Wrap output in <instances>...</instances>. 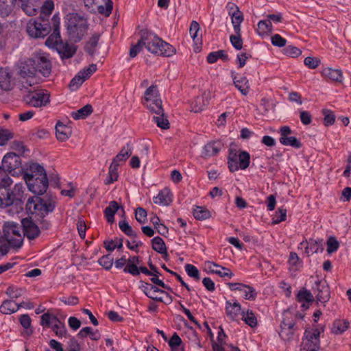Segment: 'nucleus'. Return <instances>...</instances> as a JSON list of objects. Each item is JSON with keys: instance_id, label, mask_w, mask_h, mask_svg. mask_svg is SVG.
<instances>
[{"instance_id": "69168bd1", "label": "nucleus", "mask_w": 351, "mask_h": 351, "mask_svg": "<svg viewBox=\"0 0 351 351\" xmlns=\"http://www.w3.org/2000/svg\"><path fill=\"white\" fill-rule=\"evenodd\" d=\"M52 330L55 332V334L59 337H62L66 334V329L65 325L62 322H58V324H53L52 326Z\"/></svg>"}, {"instance_id": "e2e57ef3", "label": "nucleus", "mask_w": 351, "mask_h": 351, "mask_svg": "<svg viewBox=\"0 0 351 351\" xmlns=\"http://www.w3.org/2000/svg\"><path fill=\"white\" fill-rule=\"evenodd\" d=\"M185 271L190 277L193 278L195 280L200 279L199 270L194 265L186 264L185 265Z\"/></svg>"}, {"instance_id": "f03ea898", "label": "nucleus", "mask_w": 351, "mask_h": 351, "mask_svg": "<svg viewBox=\"0 0 351 351\" xmlns=\"http://www.w3.org/2000/svg\"><path fill=\"white\" fill-rule=\"evenodd\" d=\"M43 64L39 67V73L43 76L48 77L51 71V65L49 60L43 53L35 54L32 58L27 59L21 64L19 75L22 77L34 76L37 72L36 65Z\"/></svg>"}, {"instance_id": "c9c22d12", "label": "nucleus", "mask_w": 351, "mask_h": 351, "mask_svg": "<svg viewBox=\"0 0 351 351\" xmlns=\"http://www.w3.org/2000/svg\"><path fill=\"white\" fill-rule=\"evenodd\" d=\"M87 335H89L90 338L94 341H97L101 337L98 330H93L90 327H84L77 333L80 338H84Z\"/></svg>"}, {"instance_id": "3c124183", "label": "nucleus", "mask_w": 351, "mask_h": 351, "mask_svg": "<svg viewBox=\"0 0 351 351\" xmlns=\"http://www.w3.org/2000/svg\"><path fill=\"white\" fill-rule=\"evenodd\" d=\"M12 184V180L7 173L6 170L0 167V188H9Z\"/></svg>"}, {"instance_id": "393cba45", "label": "nucleus", "mask_w": 351, "mask_h": 351, "mask_svg": "<svg viewBox=\"0 0 351 351\" xmlns=\"http://www.w3.org/2000/svg\"><path fill=\"white\" fill-rule=\"evenodd\" d=\"M171 201V193L170 190L167 188L161 190L158 195L154 198V202L155 204L162 206H168Z\"/></svg>"}, {"instance_id": "f3484780", "label": "nucleus", "mask_w": 351, "mask_h": 351, "mask_svg": "<svg viewBox=\"0 0 351 351\" xmlns=\"http://www.w3.org/2000/svg\"><path fill=\"white\" fill-rule=\"evenodd\" d=\"M205 265L210 272L216 274L220 277H228L231 278L234 276L230 269L221 267L214 262L207 261L205 263Z\"/></svg>"}, {"instance_id": "b1692460", "label": "nucleus", "mask_w": 351, "mask_h": 351, "mask_svg": "<svg viewBox=\"0 0 351 351\" xmlns=\"http://www.w3.org/2000/svg\"><path fill=\"white\" fill-rule=\"evenodd\" d=\"M222 147L220 142L214 141L207 143L203 149L202 155L203 157H210L217 154Z\"/></svg>"}, {"instance_id": "58836bf2", "label": "nucleus", "mask_w": 351, "mask_h": 351, "mask_svg": "<svg viewBox=\"0 0 351 351\" xmlns=\"http://www.w3.org/2000/svg\"><path fill=\"white\" fill-rule=\"evenodd\" d=\"M132 151L131 148L123 147L121 149L120 152L113 158L112 162L119 166V162L125 161L132 155Z\"/></svg>"}, {"instance_id": "bf43d9fd", "label": "nucleus", "mask_w": 351, "mask_h": 351, "mask_svg": "<svg viewBox=\"0 0 351 351\" xmlns=\"http://www.w3.org/2000/svg\"><path fill=\"white\" fill-rule=\"evenodd\" d=\"M326 245L327 252L328 254H332L337 250L339 246V243L335 237H330L327 240Z\"/></svg>"}, {"instance_id": "864d4df0", "label": "nucleus", "mask_w": 351, "mask_h": 351, "mask_svg": "<svg viewBox=\"0 0 351 351\" xmlns=\"http://www.w3.org/2000/svg\"><path fill=\"white\" fill-rule=\"evenodd\" d=\"M135 219L141 224L145 223L147 220V213L143 208L138 207L136 208Z\"/></svg>"}, {"instance_id": "79ce46f5", "label": "nucleus", "mask_w": 351, "mask_h": 351, "mask_svg": "<svg viewBox=\"0 0 351 351\" xmlns=\"http://www.w3.org/2000/svg\"><path fill=\"white\" fill-rule=\"evenodd\" d=\"M118 167L117 165L114 163H111L109 169H108V175L107 179L105 180V184H110L114 182L117 181L119 177L118 173Z\"/></svg>"}, {"instance_id": "4d7b16f0", "label": "nucleus", "mask_w": 351, "mask_h": 351, "mask_svg": "<svg viewBox=\"0 0 351 351\" xmlns=\"http://www.w3.org/2000/svg\"><path fill=\"white\" fill-rule=\"evenodd\" d=\"M20 324L22 326L26 329V333L29 335L32 333V330L29 329L31 326V318L27 314H24L20 316L19 317Z\"/></svg>"}, {"instance_id": "e433bc0d", "label": "nucleus", "mask_w": 351, "mask_h": 351, "mask_svg": "<svg viewBox=\"0 0 351 351\" xmlns=\"http://www.w3.org/2000/svg\"><path fill=\"white\" fill-rule=\"evenodd\" d=\"M220 58L224 62L229 60L228 56L226 53L223 50H219L217 51L210 53L207 56V61L210 64H213Z\"/></svg>"}, {"instance_id": "6ab92c4d", "label": "nucleus", "mask_w": 351, "mask_h": 351, "mask_svg": "<svg viewBox=\"0 0 351 351\" xmlns=\"http://www.w3.org/2000/svg\"><path fill=\"white\" fill-rule=\"evenodd\" d=\"M232 77L234 86L243 95L247 96L250 92L248 79L245 76H242L238 79L236 76L233 75V73H232Z\"/></svg>"}, {"instance_id": "f704fd0d", "label": "nucleus", "mask_w": 351, "mask_h": 351, "mask_svg": "<svg viewBox=\"0 0 351 351\" xmlns=\"http://www.w3.org/2000/svg\"><path fill=\"white\" fill-rule=\"evenodd\" d=\"M227 315L232 319H234L241 312V306L237 302H226V306Z\"/></svg>"}, {"instance_id": "4be33fe9", "label": "nucleus", "mask_w": 351, "mask_h": 351, "mask_svg": "<svg viewBox=\"0 0 351 351\" xmlns=\"http://www.w3.org/2000/svg\"><path fill=\"white\" fill-rule=\"evenodd\" d=\"M143 292L148 298L158 302H162V298L159 297L158 293H165L168 295V294L164 291L148 283H146L145 286H144Z\"/></svg>"}, {"instance_id": "603ef678", "label": "nucleus", "mask_w": 351, "mask_h": 351, "mask_svg": "<svg viewBox=\"0 0 351 351\" xmlns=\"http://www.w3.org/2000/svg\"><path fill=\"white\" fill-rule=\"evenodd\" d=\"M113 3L111 0H106L104 5H100L97 7V11L106 16H108L112 12Z\"/></svg>"}, {"instance_id": "5fc2aeb1", "label": "nucleus", "mask_w": 351, "mask_h": 351, "mask_svg": "<svg viewBox=\"0 0 351 351\" xmlns=\"http://www.w3.org/2000/svg\"><path fill=\"white\" fill-rule=\"evenodd\" d=\"M154 119L156 121L158 127L163 130H167L169 128V122L167 118L165 117V113L163 114H156L154 117Z\"/></svg>"}, {"instance_id": "338daca9", "label": "nucleus", "mask_w": 351, "mask_h": 351, "mask_svg": "<svg viewBox=\"0 0 351 351\" xmlns=\"http://www.w3.org/2000/svg\"><path fill=\"white\" fill-rule=\"evenodd\" d=\"M320 62L321 61L319 58L311 56L306 57L304 60V64L305 66L311 69L317 68Z\"/></svg>"}, {"instance_id": "c85d7f7f", "label": "nucleus", "mask_w": 351, "mask_h": 351, "mask_svg": "<svg viewBox=\"0 0 351 351\" xmlns=\"http://www.w3.org/2000/svg\"><path fill=\"white\" fill-rule=\"evenodd\" d=\"M301 245H306L305 253L307 256L310 254L317 253L319 247L322 246V241H317L313 239H310L308 241H302L300 243Z\"/></svg>"}, {"instance_id": "4c0bfd02", "label": "nucleus", "mask_w": 351, "mask_h": 351, "mask_svg": "<svg viewBox=\"0 0 351 351\" xmlns=\"http://www.w3.org/2000/svg\"><path fill=\"white\" fill-rule=\"evenodd\" d=\"M99 37V34H93L85 45L86 51L92 56L95 53V47L97 46Z\"/></svg>"}, {"instance_id": "37998d69", "label": "nucleus", "mask_w": 351, "mask_h": 351, "mask_svg": "<svg viewBox=\"0 0 351 351\" xmlns=\"http://www.w3.org/2000/svg\"><path fill=\"white\" fill-rule=\"evenodd\" d=\"M145 47V44L143 40L142 31H141V38L135 45H132L130 49V57L134 58L138 53L142 51L143 48Z\"/></svg>"}, {"instance_id": "bb28decb", "label": "nucleus", "mask_w": 351, "mask_h": 351, "mask_svg": "<svg viewBox=\"0 0 351 351\" xmlns=\"http://www.w3.org/2000/svg\"><path fill=\"white\" fill-rule=\"evenodd\" d=\"M119 208L118 203L115 201H111L108 207L104 210V215L107 221L112 223L114 221V215Z\"/></svg>"}, {"instance_id": "a19ab883", "label": "nucleus", "mask_w": 351, "mask_h": 351, "mask_svg": "<svg viewBox=\"0 0 351 351\" xmlns=\"http://www.w3.org/2000/svg\"><path fill=\"white\" fill-rule=\"evenodd\" d=\"M241 315L242 319L250 327L254 328L257 325V318L252 311L247 310L246 312L243 311Z\"/></svg>"}, {"instance_id": "ea45409f", "label": "nucleus", "mask_w": 351, "mask_h": 351, "mask_svg": "<svg viewBox=\"0 0 351 351\" xmlns=\"http://www.w3.org/2000/svg\"><path fill=\"white\" fill-rule=\"evenodd\" d=\"M159 99L160 98L157 86L152 85L145 92L143 104H146L147 103V100H156Z\"/></svg>"}, {"instance_id": "0e129e2a", "label": "nucleus", "mask_w": 351, "mask_h": 351, "mask_svg": "<svg viewBox=\"0 0 351 351\" xmlns=\"http://www.w3.org/2000/svg\"><path fill=\"white\" fill-rule=\"evenodd\" d=\"M98 263L106 269H109L112 266L113 258L110 254L105 255L99 259Z\"/></svg>"}, {"instance_id": "6e6d98bb", "label": "nucleus", "mask_w": 351, "mask_h": 351, "mask_svg": "<svg viewBox=\"0 0 351 351\" xmlns=\"http://www.w3.org/2000/svg\"><path fill=\"white\" fill-rule=\"evenodd\" d=\"M84 76L78 73L70 82L69 88L71 90H77L85 81Z\"/></svg>"}, {"instance_id": "9d476101", "label": "nucleus", "mask_w": 351, "mask_h": 351, "mask_svg": "<svg viewBox=\"0 0 351 351\" xmlns=\"http://www.w3.org/2000/svg\"><path fill=\"white\" fill-rule=\"evenodd\" d=\"M319 335L318 329L306 330L302 342L301 351H318L319 348Z\"/></svg>"}, {"instance_id": "f257e3e1", "label": "nucleus", "mask_w": 351, "mask_h": 351, "mask_svg": "<svg viewBox=\"0 0 351 351\" xmlns=\"http://www.w3.org/2000/svg\"><path fill=\"white\" fill-rule=\"evenodd\" d=\"M23 179L28 189L36 195H43L48 189L49 182L46 171L38 163H31L25 169Z\"/></svg>"}, {"instance_id": "aec40b11", "label": "nucleus", "mask_w": 351, "mask_h": 351, "mask_svg": "<svg viewBox=\"0 0 351 351\" xmlns=\"http://www.w3.org/2000/svg\"><path fill=\"white\" fill-rule=\"evenodd\" d=\"M76 47L74 45L64 43L61 41L56 50L62 59L71 58L76 52Z\"/></svg>"}, {"instance_id": "423d86ee", "label": "nucleus", "mask_w": 351, "mask_h": 351, "mask_svg": "<svg viewBox=\"0 0 351 351\" xmlns=\"http://www.w3.org/2000/svg\"><path fill=\"white\" fill-rule=\"evenodd\" d=\"M67 31L70 38L75 43L82 40L88 28L86 19L77 13L67 16Z\"/></svg>"}, {"instance_id": "c03bdc74", "label": "nucleus", "mask_w": 351, "mask_h": 351, "mask_svg": "<svg viewBox=\"0 0 351 351\" xmlns=\"http://www.w3.org/2000/svg\"><path fill=\"white\" fill-rule=\"evenodd\" d=\"M193 216L197 220H205L210 217V212L204 207L196 206L193 210Z\"/></svg>"}, {"instance_id": "49530a36", "label": "nucleus", "mask_w": 351, "mask_h": 351, "mask_svg": "<svg viewBox=\"0 0 351 351\" xmlns=\"http://www.w3.org/2000/svg\"><path fill=\"white\" fill-rule=\"evenodd\" d=\"M272 31V25L269 20L260 21L258 23V32L260 35H264L267 33H271Z\"/></svg>"}, {"instance_id": "dca6fc26", "label": "nucleus", "mask_w": 351, "mask_h": 351, "mask_svg": "<svg viewBox=\"0 0 351 351\" xmlns=\"http://www.w3.org/2000/svg\"><path fill=\"white\" fill-rule=\"evenodd\" d=\"M315 288L313 289L314 293L317 301L325 303L330 298L329 288L324 283H322L320 281L315 282Z\"/></svg>"}, {"instance_id": "13d9d810", "label": "nucleus", "mask_w": 351, "mask_h": 351, "mask_svg": "<svg viewBox=\"0 0 351 351\" xmlns=\"http://www.w3.org/2000/svg\"><path fill=\"white\" fill-rule=\"evenodd\" d=\"M322 113L324 115V124L326 126L333 125L335 121V117L333 112L330 110L324 109L322 110Z\"/></svg>"}, {"instance_id": "09e8293b", "label": "nucleus", "mask_w": 351, "mask_h": 351, "mask_svg": "<svg viewBox=\"0 0 351 351\" xmlns=\"http://www.w3.org/2000/svg\"><path fill=\"white\" fill-rule=\"evenodd\" d=\"M119 227L126 235L132 237L133 239H136L137 237V234L133 230L132 227L126 221L123 220L119 221Z\"/></svg>"}, {"instance_id": "052dcab7", "label": "nucleus", "mask_w": 351, "mask_h": 351, "mask_svg": "<svg viewBox=\"0 0 351 351\" xmlns=\"http://www.w3.org/2000/svg\"><path fill=\"white\" fill-rule=\"evenodd\" d=\"M230 40L232 46L237 50H240L243 47V40L241 38V32L235 33V35H231Z\"/></svg>"}, {"instance_id": "0eeeda50", "label": "nucleus", "mask_w": 351, "mask_h": 351, "mask_svg": "<svg viewBox=\"0 0 351 351\" xmlns=\"http://www.w3.org/2000/svg\"><path fill=\"white\" fill-rule=\"evenodd\" d=\"M250 162V155L247 152L230 149L228 156V169L231 172H235L239 169H246Z\"/></svg>"}, {"instance_id": "20e7f679", "label": "nucleus", "mask_w": 351, "mask_h": 351, "mask_svg": "<svg viewBox=\"0 0 351 351\" xmlns=\"http://www.w3.org/2000/svg\"><path fill=\"white\" fill-rule=\"evenodd\" d=\"M145 48L152 53L164 57H171L176 54L175 47L162 40L154 34L142 30Z\"/></svg>"}, {"instance_id": "2eb2a0df", "label": "nucleus", "mask_w": 351, "mask_h": 351, "mask_svg": "<svg viewBox=\"0 0 351 351\" xmlns=\"http://www.w3.org/2000/svg\"><path fill=\"white\" fill-rule=\"evenodd\" d=\"M21 162L19 155L10 152L7 154L2 160L3 169L11 173L21 167Z\"/></svg>"}, {"instance_id": "de8ad7c7", "label": "nucleus", "mask_w": 351, "mask_h": 351, "mask_svg": "<svg viewBox=\"0 0 351 351\" xmlns=\"http://www.w3.org/2000/svg\"><path fill=\"white\" fill-rule=\"evenodd\" d=\"M280 143L286 146H291L295 148H300L301 143L294 136H287L285 138H280Z\"/></svg>"}, {"instance_id": "6e6552de", "label": "nucleus", "mask_w": 351, "mask_h": 351, "mask_svg": "<svg viewBox=\"0 0 351 351\" xmlns=\"http://www.w3.org/2000/svg\"><path fill=\"white\" fill-rule=\"evenodd\" d=\"M3 233L12 247L18 248L21 246L23 241L21 226L13 221H7L3 226Z\"/></svg>"}, {"instance_id": "cd10ccee", "label": "nucleus", "mask_w": 351, "mask_h": 351, "mask_svg": "<svg viewBox=\"0 0 351 351\" xmlns=\"http://www.w3.org/2000/svg\"><path fill=\"white\" fill-rule=\"evenodd\" d=\"M93 111L90 104H86L75 112H71V117L75 120L84 119L89 116Z\"/></svg>"}, {"instance_id": "5701e85b", "label": "nucleus", "mask_w": 351, "mask_h": 351, "mask_svg": "<svg viewBox=\"0 0 351 351\" xmlns=\"http://www.w3.org/2000/svg\"><path fill=\"white\" fill-rule=\"evenodd\" d=\"M56 138L60 141H66L71 135V129L58 121L56 125Z\"/></svg>"}, {"instance_id": "39448f33", "label": "nucleus", "mask_w": 351, "mask_h": 351, "mask_svg": "<svg viewBox=\"0 0 351 351\" xmlns=\"http://www.w3.org/2000/svg\"><path fill=\"white\" fill-rule=\"evenodd\" d=\"M24 199V191L21 184H16L12 190L10 188H0V208L14 206L17 209H22Z\"/></svg>"}, {"instance_id": "a211bd4d", "label": "nucleus", "mask_w": 351, "mask_h": 351, "mask_svg": "<svg viewBox=\"0 0 351 351\" xmlns=\"http://www.w3.org/2000/svg\"><path fill=\"white\" fill-rule=\"evenodd\" d=\"M12 73L8 68H0V88L4 90L12 88L11 83Z\"/></svg>"}, {"instance_id": "72a5a7b5", "label": "nucleus", "mask_w": 351, "mask_h": 351, "mask_svg": "<svg viewBox=\"0 0 351 351\" xmlns=\"http://www.w3.org/2000/svg\"><path fill=\"white\" fill-rule=\"evenodd\" d=\"M19 310L17 304L12 300H6L3 302L0 306V311L3 314L10 315Z\"/></svg>"}, {"instance_id": "9b49d317", "label": "nucleus", "mask_w": 351, "mask_h": 351, "mask_svg": "<svg viewBox=\"0 0 351 351\" xmlns=\"http://www.w3.org/2000/svg\"><path fill=\"white\" fill-rule=\"evenodd\" d=\"M24 100L27 104L31 106L45 107L50 102V94L46 90H39L26 95Z\"/></svg>"}, {"instance_id": "412c9836", "label": "nucleus", "mask_w": 351, "mask_h": 351, "mask_svg": "<svg viewBox=\"0 0 351 351\" xmlns=\"http://www.w3.org/2000/svg\"><path fill=\"white\" fill-rule=\"evenodd\" d=\"M139 257L136 256H130L128 258V262L125 267L123 268V271L125 273H129L132 276H138L139 275V269L138 265L139 264Z\"/></svg>"}, {"instance_id": "a18cd8bd", "label": "nucleus", "mask_w": 351, "mask_h": 351, "mask_svg": "<svg viewBox=\"0 0 351 351\" xmlns=\"http://www.w3.org/2000/svg\"><path fill=\"white\" fill-rule=\"evenodd\" d=\"M206 104L204 99L201 97H195L191 104V111L193 112H199L204 109Z\"/></svg>"}, {"instance_id": "f8f14e48", "label": "nucleus", "mask_w": 351, "mask_h": 351, "mask_svg": "<svg viewBox=\"0 0 351 351\" xmlns=\"http://www.w3.org/2000/svg\"><path fill=\"white\" fill-rule=\"evenodd\" d=\"M51 30L53 33L47 38L45 41V45L49 47H56L57 49L58 45L62 41L60 34V17L55 14L51 19Z\"/></svg>"}, {"instance_id": "774afa93", "label": "nucleus", "mask_w": 351, "mask_h": 351, "mask_svg": "<svg viewBox=\"0 0 351 351\" xmlns=\"http://www.w3.org/2000/svg\"><path fill=\"white\" fill-rule=\"evenodd\" d=\"M242 291L244 293L245 300H254L256 298L257 293L255 289L250 286L245 285V287Z\"/></svg>"}, {"instance_id": "7c9ffc66", "label": "nucleus", "mask_w": 351, "mask_h": 351, "mask_svg": "<svg viewBox=\"0 0 351 351\" xmlns=\"http://www.w3.org/2000/svg\"><path fill=\"white\" fill-rule=\"evenodd\" d=\"M349 325L348 321L337 319L332 324L331 332L335 335H341L348 328Z\"/></svg>"}, {"instance_id": "4468645a", "label": "nucleus", "mask_w": 351, "mask_h": 351, "mask_svg": "<svg viewBox=\"0 0 351 351\" xmlns=\"http://www.w3.org/2000/svg\"><path fill=\"white\" fill-rule=\"evenodd\" d=\"M22 233L29 240L34 239L40 234L38 225L31 218H24L21 220Z\"/></svg>"}, {"instance_id": "c756f323", "label": "nucleus", "mask_w": 351, "mask_h": 351, "mask_svg": "<svg viewBox=\"0 0 351 351\" xmlns=\"http://www.w3.org/2000/svg\"><path fill=\"white\" fill-rule=\"evenodd\" d=\"M152 248L154 251L162 254L165 258H167L168 254L165 243L162 238L159 237H154L152 240Z\"/></svg>"}, {"instance_id": "1a4fd4ad", "label": "nucleus", "mask_w": 351, "mask_h": 351, "mask_svg": "<svg viewBox=\"0 0 351 351\" xmlns=\"http://www.w3.org/2000/svg\"><path fill=\"white\" fill-rule=\"evenodd\" d=\"M51 31L50 22L42 21L39 22L36 19H30L26 25L27 34L33 38H44Z\"/></svg>"}, {"instance_id": "ddd939ff", "label": "nucleus", "mask_w": 351, "mask_h": 351, "mask_svg": "<svg viewBox=\"0 0 351 351\" xmlns=\"http://www.w3.org/2000/svg\"><path fill=\"white\" fill-rule=\"evenodd\" d=\"M295 322L289 313H285L280 324V336L285 341H289L294 334Z\"/></svg>"}, {"instance_id": "7ed1b4c3", "label": "nucleus", "mask_w": 351, "mask_h": 351, "mask_svg": "<svg viewBox=\"0 0 351 351\" xmlns=\"http://www.w3.org/2000/svg\"><path fill=\"white\" fill-rule=\"evenodd\" d=\"M55 208V202L51 200H45L39 197H29L26 203V210L28 213L35 214L41 219H38L40 228L47 230L50 227V222L43 218Z\"/></svg>"}, {"instance_id": "8fccbe9b", "label": "nucleus", "mask_w": 351, "mask_h": 351, "mask_svg": "<svg viewBox=\"0 0 351 351\" xmlns=\"http://www.w3.org/2000/svg\"><path fill=\"white\" fill-rule=\"evenodd\" d=\"M297 300L299 302H311L314 300V297L313 294L306 289H302L299 291L297 295Z\"/></svg>"}, {"instance_id": "680f3d73", "label": "nucleus", "mask_w": 351, "mask_h": 351, "mask_svg": "<svg viewBox=\"0 0 351 351\" xmlns=\"http://www.w3.org/2000/svg\"><path fill=\"white\" fill-rule=\"evenodd\" d=\"M287 217V210L286 209L280 208L276 211L275 216L272 219L273 224H278L281 221H284L286 220Z\"/></svg>"}, {"instance_id": "473e14b6", "label": "nucleus", "mask_w": 351, "mask_h": 351, "mask_svg": "<svg viewBox=\"0 0 351 351\" xmlns=\"http://www.w3.org/2000/svg\"><path fill=\"white\" fill-rule=\"evenodd\" d=\"M229 15L231 16L234 32L239 33V32H241L240 25L243 21V13L240 11L239 8H238L237 10L232 12Z\"/></svg>"}, {"instance_id": "2f4dec72", "label": "nucleus", "mask_w": 351, "mask_h": 351, "mask_svg": "<svg viewBox=\"0 0 351 351\" xmlns=\"http://www.w3.org/2000/svg\"><path fill=\"white\" fill-rule=\"evenodd\" d=\"M147 108L152 113L156 114H163V108L162 106L161 99L156 100H147V103L145 104Z\"/></svg>"}, {"instance_id": "a878e982", "label": "nucleus", "mask_w": 351, "mask_h": 351, "mask_svg": "<svg viewBox=\"0 0 351 351\" xmlns=\"http://www.w3.org/2000/svg\"><path fill=\"white\" fill-rule=\"evenodd\" d=\"M322 75L330 80L341 82L342 72L339 69L325 68L322 70Z\"/></svg>"}]
</instances>
